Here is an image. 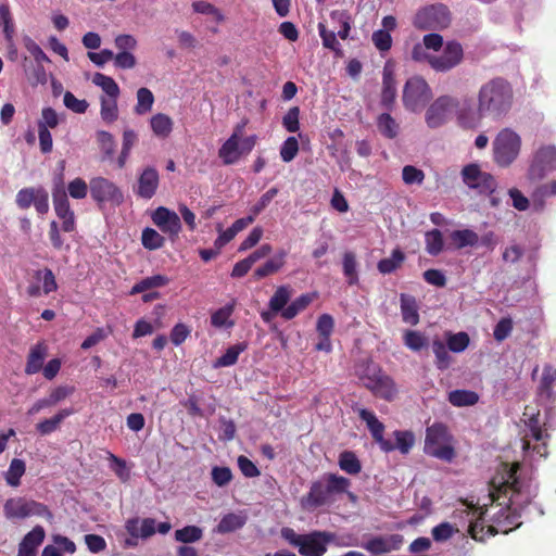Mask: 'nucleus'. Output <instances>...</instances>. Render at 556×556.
<instances>
[{"label": "nucleus", "instance_id": "obj_1", "mask_svg": "<svg viewBox=\"0 0 556 556\" xmlns=\"http://www.w3.org/2000/svg\"><path fill=\"white\" fill-rule=\"evenodd\" d=\"M492 485L496 489L490 494L492 504L482 506L485 538L498 532L508 533L518 528L522 523L519 518L527 513L538 492L532 476L518 463L501 464L497 475L492 479Z\"/></svg>", "mask_w": 556, "mask_h": 556}, {"label": "nucleus", "instance_id": "obj_2", "mask_svg": "<svg viewBox=\"0 0 556 556\" xmlns=\"http://www.w3.org/2000/svg\"><path fill=\"white\" fill-rule=\"evenodd\" d=\"M514 103L511 85L504 78H493L482 84L477 93V106L465 97L463 109L458 112V126L476 130L486 117L494 122L508 115Z\"/></svg>", "mask_w": 556, "mask_h": 556}, {"label": "nucleus", "instance_id": "obj_3", "mask_svg": "<svg viewBox=\"0 0 556 556\" xmlns=\"http://www.w3.org/2000/svg\"><path fill=\"white\" fill-rule=\"evenodd\" d=\"M521 421L523 424L521 440L525 460L533 463L545 458L549 430L553 428L552 410L541 414L535 407L527 406Z\"/></svg>", "mask_w": 556, "mask_h": 556}, {"label": "nucleus", "instance_id": "obj_4", "mask_svg": "<svg viewBox=\"0 0 556 556\" xmlns=\"http://www.w3.org/2000/svg\"><path fill=\"white\" fill-rule=\"evenodd\" d=\"M424 451L440 460L453 462L456 456L455 441L446 426L433 424L427 428Z\"/></svg>", "mask_w": 556, "mask_h": 556}, {"label": "nucleus", "instance_id": "obj_5", "mask_svg": "<svg viewBox=\"0 0 556 556\" xmlns=\"http://www.w3.org/2000/svg\"><path fill=\"white\" fill-rule=\"evenodd\" d=\"M493 161L500 167L510 166L520 155L522 140L511 128L501 129L493 140Z\"/></svg>", "mask_w": 556, "mask_h": 556}, {"label": "nucleus", "instance_id": "obj_6", "mask_svg": "<svg viewBox=\"0 0 556 556\" xmlns=\"http://www.w3.org/2000/svg\"><path fill=\"white\" fill-rule=\"evenodd\" d=\"M465 97L462 99L452 96H441L428 108L426 123L430 128L444 125L451 115H454L458 124V112L463 109Z\"/></svg>", "mask_w": 556, "mask_h": 556}, {"label": "nucleus", "instance_id": "obj_7", "mask_svg": "<svg viewBox=\"0 0 556 556\" xmlns=\"http://www.w3.org/2000/svg\"><path fill=\"white\" fill-rule=\"evenodd\" d=\"M3 513L8 519H25L33 516L45 517L48 520L53 518L52 513L45 504L24 496L7 500L3 505Z\"/></svg>", "mask_w": 556, "mask_h": 556}, {"label": "nucleus", "instance_id": "obj_8", "mask_svg": "<svg viewBox=\"0 0 556 556\" xmlns=\"http://www.w3.org/2000/svg\"><path fill=\"white\" fill-rule=\"evenodd\" d=\"M432 98V90L421 76L408 78L403 89V104L410 112L421 111Z\"/></svg>", "mask_w": 556, "mask_h": 556}, {"label": "nucleus", "instance_id": "obj_9", "mask_svg": "<svg viewBox=\"0 0 556 556\" xmlns=\"http://www.w3.org/2000/svg\"><path fill=\"white\" fill-rule=\"evenodd\" d=\"M450 22L448 9L441 3L419 9L413 18V25L422 30L442 29L447 27Z\"/></svg>", "mask_w": 556, "mask_h": 556}, {"label": "nucleus", "instance_id": "obj_10", "mask_svg": "<svg viewBox=\"0 0 556 556\" xmlns=\"http://www.w3.org/2000/svg\"><path fill=\"white\" fill-rule=\"evenodd\" d=\"M556 170V147L546 144L538 148L530 161L528 179L531 181L541 180L548 174Z\"/></svg>", "mask_w": 556, "mask_h": 556}, {"label": "nucleus", "instance_id": "obj_11", "mask_svg": "<svg viewBox=\"0 0 556 556\" xmlns=\"http://www.w3.org/2000/svg\"><path fill=\"white\" fill-rule=\"evenodd\" d=\"M363 382L376 396L383 400L392 401L397 394L394 380L378 367H368Z\"/></svg>", "mask_w": 556, "mask_h": 556}, {"label": "nucleus", "instance_id": "obj_12", "mask_svg": "<svg viewBox=\"0 0 556 556\" xmlns=\"http://www.w3.org/2000/svg\"><path fill=\"white\" fill-rule=\"evenodd\" d=\"M91 198L99 204L119 206L124 202V194L119 187L108 178L94 177L89 182Z\"/></svg>", "mask_w": 556, "mask_h": 556}, {"label": "nucleus", "instance_id": "obj_13", "mask_svg": "<svg viewBox=\"0 0 556 556\" xmlns=\"http://www.w3.org/2000/svg\"><path fill=\"white\" fill-rule=\"evenodd\" d=\"M257 141L256 135H251L243 139L230 136L219 148L218 156L225 165L237 163L241 155L249 154L255 147Z\"/></svg>", "mask_w": 556, "mask_h": 556}, {"label": "nucleus", "instance_id": "obj_14", "mask_svg": "<svg viewBox=\"0 0 556 556\" xmlns=\"http://www.w3.org/2000/svg\"><path fill=\"white\" fill-rule=\"evenodd\" d=\"M454 518L463 521V526H467V530L471 538L476 541H484L485 534L483 525V507H475L466 503L454 510Z\"/></svg>", "mask_w": 556, "mask_h": 556}, {"label": "nucleus", "instance_id": "obj_15", "mask_svg": "<svg viewBox=\"0 0 556 556\" xmlns=\"http://www.w3.org/2000/svg\"><path fill=\"white\" fill-rule=\"evenodd\" d=\"M462 178L468 188L475 189L479 193H492L496 188L495 178L483 172L476 163L468 164L462 169Z\"/></svg>", "mask_w": 556, "mask_h": 556}, {"label": "nucleus", "instance_id": "obj_16", "mask_svg": "<svg viewBox=\"0 0 556 556\" xmlns=\"http://www.w3.org/2000/svg\"><path fill=\"white\" fill-rule=\"evenodd\" d=\"M464 58V51L460 43L448 41L443 47L441 54H433L430 59V66L435 72L445 73L456 67Z\"/></svg>", "mask_w": 556, "mask_h": 556}, {"label": "nucleus", "instance_id": "obj_17", "mask_svg": "<svg viewBox=\"0 0 556 556\" xmlns=\"http://www.w3.org/2000/svg\"><path fill=\"white\" fill-rule=\"evenodd\" d=\"M58 288L54 274L51 269L43 268L35 270L27 287L29 296L48 295Z\"/></svg>", "mask_w": 556, "mask_h": 556}, {"label": "nucleus", "instance_id": "obj_18", "mask_svg": "<svg viewBox=\"0 0 556 556\" xmlns=\"http://www.w3.org/2000/svg\"><path fill=\"white\" fill-rule=\"evenodd\" d=\"M153 224L170 238L178 237L181 223L178 214L167 207L159 206L151 215Z\"/></svg>", "mask_w": 556, "mask_h": 556}, {"label": "nucleus", "instance_id": "obj_19", "mask_svg": "<svg viewBox=\"0 0 556 556\" xmlns=\"http://www.w3.org/2000/svg\"><path fill=\"white\" fill-rule=\"evenodd\" d=\"M332 534L328 532L314 531L303 534L299 546V553L303 556H323L326 551V544L330 542Z\"/></svg>", "mask_w": 556, "mask_h": 556}, {"label": "nucleus", "instance_id": "obj_20", "mask_svg": "<svg viewBox=\"0 0 556 556\" xmlns=\"http://www.w3.org/2000/svg\"><path fill=\"white\" fill-rule=\"evenodd\" d=\"M359 418L366 422L368 430L370 431L375 441L379 444L380 448L386 452H392L395 450V446L390 440L384 439V426L381 421L378 420L376 415L366 409V408H357Z\"/></svg>", "mask_w": 556, "mask_h": 556}, {"label": "nucleus", "instance_id": "obj_21", "mask_svg": "<svg viewBox=\"0 0 556 556\" xmlns=\"http://www.w3.org/2000/svg\"><path fill=\"white\" fill-rule=\"evenodd\" d=\"M191 7L193 12L207 16L206 24L210 33L217 34L219 31V25L226 21V15L219 8L204 0L192 2Z\"/></svg>", "mask_w": 556, "mask_h": 556}, {"label": "nucleus", "instance_id": "obj_22", "mask_svg": "<svg viewBox=\"0 0 556 556\" xmlns=\"http://www.w3.org/2000/svg\"><path fill=\"white\" fill-rule=\"evenodd\" d=\"M396 98V80L395 66L393 61L389 60L384 63L382 71V91L381 104L384 108H391Z\"/></svg>", "mask_w": 556, "mask_h": 556}, {"label": "nucleus", "instance_id": "obj_23", "mask_svg": "<svg viewBox=\"0 0 556 556\" xmlns=\"http://www.w3.org/2000/svg\"><path fill=\"white\" fill-rule=\"evenodd\" d=\"M159 173L153 167H146L138 177L137 187L135 193L142 199H151L159 187Z\"/></svg>", "mask_w": 556, "mask_h": 556}, {"label": "nucleus", "instance_id": "obj_24", "mask_svg": "<svg viewBox=\"0 0 556 556\" xmlns=\"http://www.w3.org/2000/svg\"><path fill=\"white\" fill-rule=\"evenodd\" d=\"M52 201L55 214L61 220H65L67 218L75 216L74 212L71 208L66 191L64 189L62 176L54 179L52 189Z\"/></svg>", "mask_w": 556, "mask_h": 556}, {"label": "nucleus", "instance_id": "obj_25", "mask_svg": "<svg viewBox=\"0 0 556 556\" xmlns=\"http://www.w3.org/2000/svg\"><path fill=\"white\" fill-rule=\"evenodd\" d=\"M403 543L401 535H390L388 538L377 536L367 541L363 547L371 554H384L397 551Z\"/></svg>", "mask_w": 556, "mask_h": 556}, {"label": "nucleus", "instance_id": "obj_26", "mask_svg": "<svg viewBox=\"0 0 556 556\" xmlns=\"http://www.w3.org/2000/svg\"><path fill=\"white\" fill-rule=\"evenodd\" d=\"M45 535V530L41 526L33 528L20 543L17 556H36L37 548L43 542Z\"/></svg>", "mask_w": 556, "mask_h": 556}, {"label": "nucleus", "instance_id": "obj_27", "mask_svg": "<svg viewBox=\"0 0 556 556\" xmlns=\"http://www.w3.org/2000/svg\"><path fill=\"white\" fill-rule=\"evenodd\" d=\"M126 530L134 539H148L156 532V522L152 518H134L126 522Z\"/></svg>", "mask_w": 556, "mask_h": 556}, {"label": "nucleus", "instance_id": "obj_28", "mask_svg": "<svg viewBox=\"0 0 556 556\" xmlns=\"http://www.w3.org/2000/svg\"><path fill=\"white\" fill-rule=\"evenodd\" d=\"M247 520L248 517L243 511L229 513L222 517L214 531L219 534L230 533L241 529Z\"/></svg>", "mask_w": 556, "mask_h": 556}, {"label": "nucleus", "instance_id": "obj_29", "mask_svg": "<svg viewBox=\"0 0 556 556\" xmlns=\"http://www.w3.org/2000/svg\"><path fill=\"white\" fill-rule=\"evenodd\" d=\"M23 43L25 49L31 54V56L35 59L36 63L38 64V81L45 83L46 81V73L45 70L41 67L42 63H50L49 56L45 53V51L40 48V46L30 37L25 36L23 38Z\"/></svg>", "mask_w": 556, "mask_h": 556}, {"label": "nucleus", "instance_id": "obj_30", "mask_svg": "<svg viewBox=\"0 0 556 556\" xmlns=\"http://www.w3.org/2000/svg\"><path fill=\"white\" fill-rule=\"evenodd\" d=\"M329 495L327 486H324L321 483H314L308 494L302 498V506L307 509L316 508L324 505L328 501Z\"/></svg>", "mask_w": 556, "mask_h": 556}, {"label": "nucleus", "instance_id": "obj_31", "mask_svg": "<svg viewBox=\"0 0 556 556\" xmlns=\"http://www.w3.org/2000/svg\"><path fill=\"white\" fill-rule=\"evenodd\" d=\"M401 314L403 321L410 326H416L419 323V313L417 301L413 295L401 294Z\"/></svg>", "mask_w": 556, "mask_h": 556}, {"label": "nucleus", "instance_id": "obj_32", "mask_svg": "<svg viewBox=\"0 0 556 556\" xmlns=\"http://www.w3.org/2000/svg\"><path fill=\"white\" fill-rule=\"evenodd\" d=\"M450 240L455 249L473 248L479 243V235L471 229H458L450 233Z\"/></svg>", "mask_w": 556, "mask_h": 556}, {"label": "nucleus", "instance_id": "obj_33", "mask_svg": "<svg viewBox=\"0 0 556 556\" xmlns=\"http://www.w3.org/2000/svg\"><path fill=\"white\" fill-rule=\"evenodd\" d=\"M235 311V303L226 304L225 306L216 309L211 315V325L217 329H229L232 328L235 321L231 316Z\"/></svg>", "mask_w": 556, "mask_h": 556}, {"label": "nucleus", "instance_id": "obj_34", "mask_svg": "<svg viewBox=\"0 0 556 556\" xmlns=\"http://www.w3.org/2000/svg\"><path fill=\"white\" fill-rule=\"evenodd\" d=\"M47 355V346L43 343H37L35 346L30 349L25 372L27 375H34L38 372L43 365V361Z\"/></svg>", "mask_w": 556, "mask_h": 556}, {"label": "nucleus", "instance_id": "obj_35", "mask_svg": "<svg viewBox=\"0 0 556 556\" xmlns=\"http://www.w3.org/2000/svg\"><path fill=\"white\" fill-rule=\"evenodd\" d=\"M554 382H556V368L553 367L552 365H545L543 368V375L539 387L540 399H555V393L552 389Z\"/></svg>", "mask_w": 556, "mask_h": 556}, {"label": "nucleus", "instance_id": "obj_36", "mask_svg": "<svg viewBox=\"0 0 556 556\" xmlns=\"http://www.w3.org/2000/svg\"><path fill=\"white\" fill-rule=\"evenodd\" d=\"M316 296V293L301 294L281 312V316L287 320L294 318L299 313L304 311Z\"/></svg>", "mask_w": 556, "mask_h": 556}, {"label": "nucleus", "instance_id": "obj_37", "mask_svg": "<svg viewBox=\"0 0 556 556\" xmlns=\"http://www.w3.org/2000/svg\"><path fill=\"white\" fill-rule=\"evenodd\" d=\"M150 126L156 137L166 138L173 131L174 123L168 115L157 113L151 117Z\"/></svg>", "mask_w": 556, "mask_h": 556}, {"label": "nucleus", "instance_id": "obj_38", "mask_svg": "<svg viewBox=\"0 0 556 556\" xmlns=\"http://www.w3.org/2000/svg\"><path fill=\"white\" fill-rule=\"evenodd\" d=\"M377 128L388 139L396 138L400 132V124L389 113H382L377 117Z\"/></svg>", "mask_w": 556, "mask_h": 556}, {"label": "nucleus", "instance_id": "obj_39", "mask_svg": "<svg viewBox=\"0 0 556 556\" xmlns=\"http://www.w3.org/2000/svg\"><path fill=\"white\" fill-rule=\"evenodd\" d=\"M479 401V395L470 390H454L448 393V402L455 407L472 406Z\"/></svg>", "mask_w": 556, "mask_h": 556}, {"label": "nucleus", "instance_id": "obj_40", "mask_svg": "<svg viewBox=\"0 0 556 556\" xmlns=\"http://www.w3.org/2000/svg\"><path fill=\"white\" fill-rule=\"evenodd\" d=\"M74 413L71 408H63L52 418L45 419L37 425V430L40 434L47 435L55 431L61 422Z\"/></svg>", "mask_w": 556, "mask_h": 556}, {"label": "nucleus", "instance_id": "obj_41", "mask_svg": "<svg viewBox=\"0 0 556 556\" xmlns=\"http://www.w3.org/2000/svg\"><path fill=\"white\" fill-rule=\"evenodd\" d=\"M248 345L244 342L231 345L226 352L218 357L214 363V368L229 367L237 363L239 355L247 350Z\"/></svg>", "mask_w": 556, "mask_h": 556}, {"label": "nucleus", "instance_id": "obj_42", "mask_svg": "<svg viewBox=\"0 0 556 556\" xmlns=\"http://www.w3.org/2000/svg\"><path fill=\"white\" fill-rule=\"evenodd\" d=\"M168 282L169 279L164 275H154L151 277H147L132 286L130 294L135 295L150 289L161 288L166 286Z\"/></svg>", "mask_w": 556, "mask_h": 556}, {"label": "nucleus", "instance_id": "obj_43", "mask_svg": "<svg viewBox=\"0 0 556 556\" xmlns=\"http://www.w3.org/2000/svg\"><path fill=\"white\" fill-rule=\"evenodd\" d=\"M92 83L102 89L104 92L103 97L118 98L121 92L119 87L112 77L102 73H96L92 77Z\"/></svg>", "mask_w": 556, "mask_h": 556}, {"label": "nucleus", "instance_id": "obj_44", "mask_svg": "<svg viewBox=\"0 0 556 556\" xmlns=\"http://www.w3.org/2000/svg\"><path fill=\"white\" fill-rule=\"evenodd\" d=\"M292 290L289 286H280L276 289L274 295L268 302V306L273 312H281L286 308V305L290 301Z\"/></svg>", "mask_w": 556, "mask_h": 556}, {"label": "nucleus", "instance_id": "obj_45", "mask_svg": "<svg viewBox=\"0 0 556 556\" xmlns=\"http://www.w3.org/2000/svg\"><path fill=\"white\" fill-rule=\"evenodd\" d=\"M330 18L333 23L340 26V29L338 30V36L342 40H345L349 37L353 23L351 14L346 10H333L330 13Z\"/></svg>", "mask_w": 556, "mask_h": 556}, {"label": "nucleus", "instance_id": "obj_46", "mask_svg": "<svg viewBox=\"0 0 556 556\" xmlns=\"http://www.w3.org/2000/svg\"><path fill=\"white\" fill-rule=\"evenodd\" d=\"M26 465L23 459L14 458L11 460L8 471L4 473L7 483L16 488L21 484V478L24 476Z\"/></svg>", "mask_w": 556, "mask_h": 556}, {"label": "nucleus", "instance_id": "obj_47", "mask_svg": "<svg viewBox=\"0 0 556 556\" xmlns=\"http://www.w3.org/2000/svg\"><path fill=\"white\" fill-rule=\"evenodd\" d=\"M96 139L104 160H111L115 153V139L112 134L105 130H99L96 134Z\"/></svg>", "mask_w": 556, "mask_h": 556}, {"label": "nucleus", "instance_id": "obj_48", "mask_svg": "<svg viewBox=\"0 0 556 556\" xmlns=\"http://www.w3.org/2000/svg\"><path fill=\"white\" fill-rule=\"evenodd\" d=\"M287 253L285 251L278 252L274 257L268 260L263 266L255 270L257 278H264L278 271L285 264Z\"/></svg>", "mask_w": 556, "mask_h": 556}, {"label": "nucleus", "instance_id": "obj_49", "mask_svg": "<svg viewBox=\"0 0 556 556\" xmlns=\"http://www.w3.org/2000/svg\"><path fill=\"white\" fill-rule=\"evenodd\" d=\"M154 103V96L152 91L146 87H141L137 90V104L135 106V113L138 115H144L152 110Z\"/></svg>", "mask_w": 556, "mask_h": 556}, {"label": "nucleus", "instance_id": "obj_50", "mask_svg": "<svg viewBox=\"0 0 556 556\" xmlns=\"http://www.w3.org/2000/svg\"><path fill=\"white\" fill-rule=\"evenodd\" d=\"M343 274L349 285H356L358 282L357 262L353 252H345L342 258Z\"/></svg>", "mask_w": 556, "mask_h": 556}, {"label": "nucleus", "instance_id": "obj_51", "mask_svg": "<svg viewBox=\"0 0 556 556\" xmlns=\"http://www.w3.org/2000/svg\"><path fill=\"white\" fill-rule=\"evenodd\" d=\"M43 187H27L17 191L15 203L21 210L29 208Z\"/></svg>", "mask_w": 556, "mask_h": 556}, {"label": "nucleus", "instance_id": "obj_52", "mask_svg": "<svg viewBox=\"0 0 556 556\" xmlns=\"http://www.w3.org/2000/svg\"><path fill=\"white\" fill-rule=\"evenodd\" d=\"M142 245L150 251L161 249L165 243V238L155 229L147 227L141 233Z\"/></svg>", "mask_w": 556, "mask_h": 556}, {"label": "nucleus", "instance_id": "obj_53", "mask_svg": "<svg viewBox=\"0 0 556 556\" xmlns=\"http://www.w3.org/2000/svg\"><path fill=\"white\" fill-rule=\"evenodd\" d=\"M100 102L101 118L108 124L115 122L118 117L117 98L101 97Z\"/></svg>", "mask_w": 556, "mask_h": 556}, {"label": "nucleus", "instance_id": "obj_54", "mask_svg": "<svg viewBox=\"0 0 556 556\" xmlns=\"http://www.w3.org/2000/svg\"><path fill=\"white\" fill-rule=\"evenodd\" d=\"M202 536L203 530L197 526H186L175 531V540L185 544L198 542Z\"/></svg>", "mask_w": 556, "mask_h": 556}, {"label": "nucleus", "instance_id": "obj_55", "mask_svg": "<svg viewBox=\"0 0 556 556\" xmlns=\"http://www.w3.org/2000/svg\"><path fill=\"white\" fill-rule=\"evenodd\" d=\"M432 351L435 355V365L440 370L446 369L451 364V355L448 348L441 340H434L432 342Z\"/></svg>", "mask_w": 556, "mask_h": 556}, {"label": "nucleus", "instance_id": "obj_56", "mask_svg": "<svg viewBox=\"0 0 556 556\" xmlns=\"http://www.w3.org/2000/svg\"><path fill=\"white\" fill-rule=\"evenodd\" d=\"M404 258V253L396 249L390 257L379 261L378 270L381 274H391L403 263Z\"/></svg>", "mask_w": 556, "mask_h": 556}, {"label": "nucleus", "instance_id": "obj_57", "mask_svg": "<svg viewBox=\"0 0 556 556\" xmlns=\"http://www.w3.org/2000/svg\"><path fill=\"white\" fill-rule=\"evenodd\" d=\"M547 195H556V181L555 180L540 186L532 193L531 200L538 211H541L543 208V205H544L543 199Z\"/></svg>", "mask_w": 556, "mask_h": 556}, {"label": "nucleus", "instance_id": "obj_58", "mask_svg": "<svg viewBox=\"0 0 556 556\" xmlns=\"http://www.w3.org/2000/svg\"><path fill=\"white\" fill-rule=\"evenodd\" d=\"M339 466L343 471L350 475H356L362 469L358 458L353 452L350 451H345L340 454Z\"/></svg>", "mask_w": 556, "mask_h": 556}, {"label": "nucleus", "instance_id": "obj_59", "mask_svg": "<svg viewBox=\"0 0 556 556\" xmlns=\"http://www.w3.org/2000/svg\"><path fill=\"white\" fill-rule=\"evenodd\" d=\"M469 336L466 332L447 333L446 344L450 351L454 353L464 352L469 345Z\"/></svg>", "mask_w": 556, "mask_h": 556}, {"label": "nucleus", "instance_id": "obj_60", "mask_svg": "<svg viewBox=\"0 0 556 556\" xmlns=\"http://www.w3.org/2000/svg\"><path fill=\"white\" fill-rule=\"evenodd\" d=\"M425 242L426 250L430 255H438L443 250V237L438 229L426 232Z\"/></svg>", "mask_w": 556, "mask_h": 556}, {"label": "nucleus", "instance_id": "obj_61", "mask_svg": "<svg viewBox=\"0 0 556 556\" xmlns=\"http://www.w3.org/2000/svg\"><path fill=\"white\" fill-rule=\"evenodd\" d=\"M375 48L383 55L392 48V36L387 30L377 29L371 35Z\"/></svg>", "mask_w": 556, "mask_h": 556}, {"label": "nucleus", "instance_id": "obj_62", "mask_svg": "<svg viewBox=\"0 0 556 556\" xmlns=\"http://www.w3.org/2000/svg\"><path fill=\"white\" fill-rule=\"evenodd\" d=\"M299 152V141L294 136L288 137L280 147V157L285 163H290Z\"/></svg>", "mask_w": 556, "mask_h": 556}, {"label": "nucleus", "instance_id": "obj_63", "mask_svg": "<svg viewBox=\"0 0 556 556\" xmlns=\"http://www.w3.org/2000/svg\"><path fill=\"white\" fill-rule=\"evenodd\" d=\"M395 450H399L402 454H408L415 443L414 434L410 431H394Z\"/></svg>", "mask_w": 556, "mask_h": 556}, {"label": "nucleus", "instance_id": "obj_64", "mask_svg": "<svg viewBox=\"0 0 556 556\" xmlns=\"http://www.w3.org/2000/svg\"><path fill=\"white\" fill-rule=\"evenodd\" d=\"M88 189L90 187L83 178H75L71 180L67 185V198L71 197L75 200H83L88 194Z\"/></svg>", "mask_w": 556, "mask_h": 556}]
</instances>
